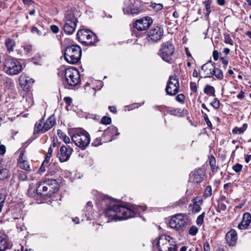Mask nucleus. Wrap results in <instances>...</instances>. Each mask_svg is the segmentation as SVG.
<instances>
[{"instance_id": "f257e3e1", "label": "nucleus", "mask_w": 251, "mask_h": 251, "mask_svg": "<svg viewBox=\"0 0 251 251\" xmlns=\"http://www.w3.org/2000/svg\"><path fill=\"white\" fill-rule=\"evenodd\" d=\"M100 205L104 210L105 216L108 218L107 222L126 220L136 214L139 215L146 209V207L139 205L133 206V209H131L118 205L114 199L107 196L102 199Z\"/></svg>"}, {"instance_id": "f03ea898", "label": "nucleus", "mask_w": 251, "mask_h": 251, "mask_svg": "<svg viewBox=\"0 0 251 251\" xmlns=\"http://www.w3.org/2000/svg\"><path fill=\"white\" fill-rule=\"evenodd\" d=\"M153 248L159 251H176L177 245L174 239L170 236L162 235L153 242Z\"/></svg>"}, {"instance_id": "7ed1b4c3", "label": "nucleus", "mask_w": 251, "mask_h": 251, "mask_svg": "<svg viewBox=\"0 0 251 251\" xmlns=\"http://www.w3.org/2000/svg\"><path fill=\"white\" fill-rule=\"evenodd\" d=\"M58 188V182L54 179H49L40 182L36 188L38 195L43 197L50 196Z\"/></svg>"}, {"instance_id": "20e7f679", "label": "nucleus", "mask_w": 251, "mask_h": 251, "mask_svg": "<svg viewBox=\"0 0 251 251\" xmlns=\"http://www.w3.org/2000/svg\"><path fill=\"white\" fill-rule=\"evenodd\" d=\"M159 54L163 60L170 64L174 63L176 59L174 46L170 41L162 44Z\"/></svg>"}, {"instance_id": "39448f33", "label": "nucleus", "mask_w": 251, "mask_h": 251, "mask_svg": "<svg viewBox=\"0 0 251 251\" xmlns=\"http://www.w3.org/2000/svg\"><path fill=\"white\" fill-rule=\"evenodd\" d=\"M64 59L69 63L75 64L78 62L81 56L80 47L76 45L67 46L64 50Z\"/></svg>"}, {"instance_id": "423d86ee", "label": "nucleus", "mask_w": 251, "mask_h": 251, "mask_svg": "<svg viewBox=\"0 0 251 251\" xmlns=\"http://www.w3.org/2000/svg\"><path fill=\"white\" fill-rule=\"evenodd\" d=\"M22 70V65L17 58L10 57L5 60L3 70L6 74L16 75L21 73Z\"/></svg>"}, {"instance_id": "0eeeda50", "label": "nucleus", "mask_w": 251, "mask_h": 251, "mask_svg": "<svg viewBox=\"0 0 251 251\" xmlns=\"http://www.w3.org/2000/svg\"><path fill=\"white\" fill-rule=\"evenodd\" d=\"M71 138L75 144L82 150H84L90 142L89 133L82 129L75 131Z\"/></svg>"}, {"instance_id": "6e6552de", "label": "nucleus", "mask_w": 251, "mask_h": 251, "mask_svg": "<svg viewBox=\"0 0 251 251\" xmlns=\"http://www.w3.org/2000/svg\"><path fill=\"white\" fill-rule=\"evenodd\" d=\"M64 75L67 82L66 84H65L66 88L69 89L68 86H75L80 82L79 73L75 68L71 67L66 69L64 72Z\"/></svg>"}, {"instance_id": "1a4fd4ad", "label": "nucleus", "mask_w": 251, "mask_h": 251, "mask_svg": "<svg viewBox=\"0 0 251 251\" xmlns=\"http://www.w3.org/2000/svg\"><path fill=\"white\" fill-rule=\"evenodd\" d=\"M188 219L185 214H177L172 217L169 222L170 226L176 230L182 231L188 224Z\"/></svg>"}, {"instance_id": "9d476101", "label": "nucleus", "mask_w": 251, "mask_h": 251, "mask_svg": "<svg viewBox=\"0 0 251 251\" xmlns=\"http://www.w3.org/2000/svg\"><path fill=\"white\" fill-rule=\"evenodd\" d=\"M78 40L86 45H93L97 42L96 35L91 31L87 29H81L77 33Z\"/></svg>"}, {"instance_id": "9b49d317", "label": "nucleus", "mask_w": 251, "mask_h": 251, "mask_svg": "<svg viewBox=\"0 0 251 251\" xmlns=\"http://www.w3.org/2000/svg\"><path fill=\"white\" fill-rule=\"evenodd\" d=\"M179 88V80L176 75H171L165 89L166 93L168 95L174 96L178 92Z\"/></svg>"}, {"instance_id": "f8f14e48", "label": "nucleus", "mask_w": 251, "mask_h": 251, "mask_svg": "<svg viewBox=\"0 0 251 251\" xmlns=\"http://www.w3.org/2000/svg\"><path fill=\"white\" fill-rule=\"evenodd\" d=\"M164 34L163 29L158 26L151 28L148 33V41L156 42L160 41Z\"/></svg>"}, {"instance_id": "ddd939ff", "label": "nucleus", "mask_w": 251, "mask_h": 251, "mask_svg": "<svg viewBox=\"0 0 251 251\" xmlns=\"http://www.w3.org/2000/svg\"><path fill=\"white\" fill-rule=\"evenodd\" d=\"M134 0H125L124 6L123 10L124 14L128 15H137L140 12V10L134 4Z\"/></svg>"}, {"instance_id": "4468645a", "label": "nucleus", "mask_w": 251, "mask_h": 251, "mask_svg": "<svg viewBox=\"0 0 251 251\" xmlns=\"http://www.w3.org/2000/svg\"><path fill=\"white\" fill-rule=\"evenodd\" d=\"M152 22V19L150 17H143L135 22L134 27L139 31L145 30L151 26Z\"/></svg>"}, {"instance_id": "2eb2a0df", "label": "nucleus", "mask_w": 251, "mask_h": 251, "mask_svg": "<svg viewBox=\"0 0 251 251\" xmlns=\"http://www.w3.org/2000/svg\"><path fill=\"white\" fill-rule=\"evenodd\" d=\"M204 173L202 169L195 170L190 174L189 181L193 183H200L203 178Z\"/></svg>"}, {"instance_id": "dca6fc26", "label": "nucleus", "mask_w": 251, "mask_h": 251, "mask_svg": "<svg viewBox=\"0 0 251 251\" xmlns=\"http://www.w3.org/2000/svg\"><path fill=\"white\" fill-rule=\"evenodd\" d=\"M19 84L24 90H27L31 84L33 82L32 78L27 76L25 74H22L19 79Z\"/></svg>"}, {"instance_id": "f3484780", "label": "nucleus", "mask_w": 251, "mask_h": 251, "mask_svg": "<svg viewBox=\"0 0 251 251\" xmlns=\"http://www.w3.org/2000/svg\"><path fill=\"white\" fill-rule=\"evenodd\" d=\"M251 222V214L249 212L245 213L242 220L238 225V227L241 230L247 229Z\"/></svg>"}, {"instance_id": "a211bd4d", "label": "nucleus", "mask_w": 251, "mask_h": 251, "mask_svg": "<svg viewBox=\"0 0 251 251\" xmlns=\"http://www.w3.org/2000/svg\"><path fill=\"white\" fill-rule=\"evenodd\" d=\"M73 149L68 150L65 146H62L60 149V155L59 156V160L61 162L67 161L70 157L73 151Z\"/></svg>"}, {"instance_id": "6ab92c4d", "label": "nucleus", "mask_w": 251, "mask_h": 251, "mask_svg": "<svg viewBox=\"0 0 251 251\" xmlns=\"http://www.w3.org/2000/svg\"><path fill=\"white\" fill-rule=\"evenodd\" d=\"M214 66L211 62H207L201 66V71L203 72V77H210L212 76Z\"/></svg>"}, {"instance_id": "aec40b11", "label": "nucleus", "mask_w": 251, "mask_h": 251, "mask_svg": "<svg viewBox=\"0 0 251 251\" xmlns=\"http://www.w3.org/2000/svg\"><path fill=\"white\" fill-rule=\"evenodd\" d=\"M226 239L229 246H234L236 244L237 239L236 231L234 229L229 230L226 234Z\"/></svg>"}, {"instance_id": "412c9836", "label": "nucleus", "mask_w": 251, "mask_h": 251, "mask_svg": "<svg viewBox=\"0 0 251 251\" xmlns=\"http://www.w3.org/2000/svg\"><path fill=\"white\" fill-rule=\"evenodd\" d=\"M75 12L74 10H67L65 14L64 19V21L65 23H77V19L75 17Z\"/></svg>"}, {"instance_id": "4be33fe9", "label": "nucleus", "mask_w": 251, "mask_h": 251, "mask_svg": "<svg viewBox=\"0 0 251 251\" xmlns=\"http://www.w3.org/2000/svg\"><path fill=\"white\" fill-rule=\"evenodd\" d=\"M55 123V120L53 116H50L44 123L42 127V133L46 132L53 127Z\"/></svg>"}, {"instance_id": "5701e85b", "label": "nucleus", "mask_w": 251, "mask_h": 251, "mask_svg": "<svg viewBox=\"0 0 251 251\" xmlns=\"http://www.w3.org/2000/svg\"><path fill=\"white\" fill-rule=\"evenodd\" d=\"M77 24L65 23L63 26L64 31L68 35L72 34L75 31Z\"/></svg>"}, {"instance_id": "b1692460", "label": "nucleus", "mask_w": 251, "mask_h": 251, "mask_svg": "<svg viewBox=\"0 0 251 251\" xmlns=\"http://www.w3.org/2000/svg\"><path fill=\"white\" fill-rule=\"evenodd\" d=\"M9 248L6 236L3 233H0V251H5Z\"/></svg>"}, {"instance_id": "393cba45", "label": "nucleus", "mask_w": 251, "mask_h": 251, "mask_svg": "<svg viewBox=\"0 0 251 251\" xmlns=\"http://www.w3.org/2000/svg\"><path fill=\"white\" fill-rule=\"evenodd\" d=\"M193 210L195 213H198L201 209V205L202 203V199L200 197H196L193 200Z\"/></svg>"}, {"instance_id": "a878e982", "label": "nucleus", "mask_w": 251, "mask_h": 251, "mask_svg": "<svg viewBox=\"0 0 251 251\" xmlns=\"http://www.w3.org/2000/svg\"><path fill=\"white\" fill-rule=\"evenodd\" d=\"M114 134L119 135V133L118 132L117 128L113 126L108 127L106 130L104 131L103 133V135H109L110 136H113Z\"/></svg>"}, {"instance_id": "bb28decb", "label": "nucleus", "mask_w": 251, "mask_h": 251, "mask_svg": "<svg viewBox=\"0 0 251 251\" xmlns=\"http://www.w3.org/2000/svg\"><path fill=\"white\" fill-rule=\"evenodd\" d=\"M5 44L9 53L14 50L15 43L13 40L10 38L6 39L5 41Z\"/></svg>"}, {"instance_id": "cd10ccee", "label": "nucleus", "mask_w": 251, "mask_h": 251, "mask_svg": "<svg viewBox=\"0 0 251 251\" xmlns=\"http://www.w3.org/2000/svg\"><path fill=\"white\" fill-rule=\"evenodd\" d=\"M209 161L212 171L213 172H217L219 167L217 165L215 158L213 155L210 156L209 158Z\"/></svg>"}, {"instance_id": "c85d7f7f", "label": "nucleus", "mask_w": 251, "mask_h": 251, "mask_svg": "<svg viewBox=\"0 0 251 251\" xmlns=\"http://www.w3.org/2000/svg\"><path fill=\"white\" fill-rule=\"evenodd\" d=\"M204 93L209 96H215V89L214 88L210 85H207L204 88Z\"/></svg>"}, {"instance_id": "c756f323", "label": "nucleus", "mask_w": 251, "mask_h": 251, "mask_svg": "<svg viewBox=\"0 0 251 251\" xmlns=\"http://www.w3.org/2000/svg\"><path fill=\"white\" fill-rule=\"evenodd\" d=\"M212 2V0H207L204 2V6L205 8V17L207 19L209 18V15L211 11V5Z\"/></svg>"}, {"instance_id": "7c9ffc66", "label": "nucleus", "mask_w": 251, "mask_h": 251, "mask_svg": "<svg viewBox=\"0 0 251 251\" xmlns=\"http://www.w3.org/2000/svg\"><path fill=\"white\" fill-rule=\"evenodd\" d=\"M10 176L9 171L7 169H0V180L9 177Z\"/></svg>"}, {"instance_id": "2f4dec72", "label": "nucleus", "mask_w": 251, "mask_h": 251, "mask_svg": "<svg viewBox=\"0 0 251 251\" xmlns=\"http://www.w3.org/2000/svg\"><path fill=\"white\" fill-rule=\"evenodd\" d=\"M213 72L212 73V76L214 75L218 79H222L223 78V74L220 69L218 68H216L215 67H214Z\"/></svg>"}, {"instance_id": "473e14b6", "label": "nucleus", "mask_w": 251, "mask_h": 251, "mask_svg": "<svg viewBox=\"0 0 251 251\" xmlns=\"http://www.w3.org/2000/svg\"><path fill=\"white\" fill-rule=\"evenodd\" d=\"M42 121L40 120L37 122L34 126V133H38L39 132L42 133Z\"/></svg>"}, {"instance_id": "72a5a7b5", "label": "nucleus", "mask_w": 251, "mask_h": 251, "mask_svg": "<svg viewBox=\"0 0 251 251\" xmlns=\"http://www.w3.org/2000/svg\"><path fill=\"white\" fill-rule=\"evenodd\" d=\"M20 167L23 170L25 171L30 170V166L26 160H24L22 162H19Z\"/></svg>"}, {"instance_id": "f704fd0d", "label": "nucleus", "mask_w": 251, "mask_h": 251, "mask_svg": "<svg viewBox=\"0 0 251 251\" xmlns=\"http://www.w3.org/2000/svg\"><path fill=\"white\" fill-rule=\"evenodd\" d=\"M245 126V125H244L242 127H236L233 128L232 130V132L234 134H241L244 132V131L246 130L247 128V126H246L245 128H244V127Z\"/></svg>"}, {"instance_id": "c9c22d12", "label": "nucleus", "mask_w": 251, "mask_h": 251, "mask_svg": "<svg viewBox=\"0 0 251 251\" xmlns=\"http://www.w3.org/2000/svg\"><path fill=\"white\" fill-rule=\"evenodd\" d=\"M226 209V205L222 202H219L217 208V211L220 212L221 211H225Z\"/></svg>"}, {"instance_id": "e433bc0d", "label": "nucleus", "mask_w": 251, "mask_h": 251, "mask_svg": "<svg viewBox=\"0 0 251 251\" xmlns=\"http://www.w3.org/2000/svg\"><path fill=\"white\" fill-rule=\"evenodd\" d=\"M50 156H51V155H48V154L47 155L44 161H43V162L42 164L40 169H41V170L44 169V170H45L44 167L45 166H48L49 162L50 161Z\"/></svg>"}, {"instance_id": "4c0bfd02", "label": "nucleus", "mask_w": 251, "mask_h": 251, "mask_svg": "<svg viewBox=\"0 0 251 251\" xmlns=\"http://www.w3.org/2000/svg\"><path fill=\"white\" fill-rule=\"evenodd\" d=\"M18 177L20 180L24 181L26 179L27 175L25 172L21 171L18 173Z\"/></svg>"}, {"instance_id": "58836bf2", "label": "nucleus", "mask_w": 251, "mask_h": 251, "mask_svg": "<svg viewBox=\"0 0 251 251\" xmlns=\"http://www.w3.org/2000/svg\"><path fill=\"white\" fill-rule=\"evenodd\" d=\"M224 41L226 44L233 45V42L228 34H225L224 35Z\"/></svg>"}, {"instance_id": "ea45409f", "label": "nucleus", "mask_w": 251, "mask_h": 251, "mask_svg": "<svg viewBox=\"0 0 251 251\" xmlns=\"http://www.w3.org/2000/svg\"><path fill=\"white\" fill-rule=\"evenodd\" d=\"M111 122V119L107 116H104L101 118V123L103 125H108Z\"/></svg>"}, {"instance_id": "a19ab883", "label": "nucleus", "mask_w": 251, "mask_h": 251, "mask_svg": "<svg viewBox=\"0 0 251 251\" xmlns=\"http://www.w3.org/2000/svg\"><path fill=\"white\" fill-rule=\"evenodd\" d=\"M210 104L213 108L216 109L219 108L220 105V102L217 98H215L214 100L211 102Z\"/></svg>"}, {"instance_id": "79ce46f5", "label": "nucleus", "mask_w": 251, "mask_h": 251, "mask_svg": "<svg viewBox=\"0 0 251 251\" xmlns=\"http://www.w3.org/2000/svg\"><path fill=\"white\" fill-rule=\"evenodd\" d=\"M243 168V166L239 163H237L232 167V169L236 172L239 173L240 172Z\"/></svg>"}, {"instance_id": "37998d69", "label": "nucleus", "mask_w": 251, "mask_h": 251, "mask_svg": "<svg viewBox=\"0 0 251 251\" xmlns=\"http://www.w3.org/2000/svg\"><path fill=\"white\" fill-rule=\"evenodd\" d=\"M151 7L156 11H159L163 8V5L160 3H153L151 4Z\"/></svg>"}, {"instance_id": "c03bdc74", "label": "nucleus", "mask_w": 251, "mask_h": 251, "mask_svg": "<svg viewBox=\"0 0 251 251\" xmlns=\"http://www.w3.org/2000/svg\"><path fill=\"white\" fill-rule=\"evenodd\" d=\"M204 195L206 197H208L212 195V188L210 186H207L206 187Z\"/></svg>"}, {"instance_id": "a18cd8bd", "label": "nucleus", "mask_w": 251, "mask_h": 251, "mask_svg": "<svg viewBox=\"0 0 251 251\" xmlns=\"http://www.w3.org/2000/svg\"><path fill=\"white\" fill-rule=\"evenodd\" d=\"M168 113L172 115L177 116L180 114V109H172L168 111Z\"/></svg>"}, {"instance_id": "49530a36", "label": "nucleus", "mask_w": 251, "mask_h": 251, "mask_svg": "<svg viewBox=\"0 0 251 251\" xmlns=\"http://www.w3.org/2000/svg\"><path fill=\"white\" fill-rule=\"evenodd\" d=\"M198 232V228L195 226H192L189 229V233L190 235H195Z\"/></svg>"}, {"instance_id": "de8ad7c7", "label": "nucleus", "mask_w": 251, "mask_h": 251, "mask_svg": "<svg viewBox=\"0 0 251 251\" xmlns=\"http://www.w3.org/2000/svg\"><path fill=\"white\" fill-rule=\"evenodd\" d=\"M204 213H203L202 214L199 215L197 219V224L198 225H201L203 222Z\"/></svg>"}, {"instance_id": "09e8293b", "label": "nucleus", "mask_w": 251, "mask_h": 251, "mask_svg": "<svg viewBox=\"0 0 251 251\" xmlns=\"http://www.w3.org/2000/svg\"><path fill=\"white\" fill-rule=\"evenodd\" d=\"M176 99L177 101L182 103L184 101L185 96L183 94H180L176 97Z\"/></svg>"}, {"instance_id": "8fccbe9b", "label": "nucleus", "mask_w": 251, "mask_h": 251, "mask_svg": "<svg viewBox=\"0 0 251 251\" xmlns=\"http://www.w3.org/2000/svg\"><path fill=\"white\" fill-rule=\"evenodd\" d=\"M190 88L191 91L194 92H196L197 91V87L196 83L195 82H191L190 83Z\"/></svg>"}, {"instance_id": "3c124183", "label": "nucleus", "mask_w": 251, "mask_h": 251, "mask_svg": "<svg viewBox=\"0 0 251 251\" xmlns=\"http://www.w3.org/2000/svg\"><path fill=\"white\" fill-rule=\"evenodd\" d=\"M50 29L52 32L57 33L59 31V28L55 25H52L50 26Z\"/></svg>"}, {"instance_id": "603ef678", "label": "nucleus", "mask_w": 251, "mask_h": 251, "mask_svg": "<svg viewBox=\"0 0 251 251\" xmlns=\"http://www.w3.org/2000/svg\"><path fill=\"white\" fill-rule=\"evenodd\" d=\"M101 144V143H100V138L96 139V140L92 143V145L95 147L98 146Z\"/></svg>"}, {"instance_id": "864d4df0", "label": "nucleus", "mask_w": 251, "mask_h": 251, "mask_svg": "<svg viewBox=\"0 0 251 251\" xmlns=\"http://www.w3.org/2000/svg\"><path fill=\"white\" fill-rule=\"evenodd\" d=\"M6 152V147L3 145H0V154L2 155L5 154Z\"/></svg>"}, {"instance_id": "5fc2aeb1", "label": "nucleus", "mask_w": 251, "mask_h": 251, "mask_svg": "<svg viewBox=\"0 0 251 251\" xmlns=\"http://www.w3.org/2000/svg\"><path fill=\"white\" fill-rule=\"evenodd\" d=\"M64 101L68 105H70L72 102V99L69 97H66L64 98Z\"/></svg>"}, {"instance_id": "6e6d98bb", "label": "nucleus", "mask_w": 251, "mask_h": 251, "mask_svg": "<svg viewBox=\"0 0 251 251\" xmlns=\"http://www.w3.org/2000/svg\"><path fill=\"white\" fill-rule=\"evenodd\" d=\"M213 57L214 60L217 61L219 58V52L217 50H214L213 52Z\"/></svg>"}, {"instance_id": "4d7b16f0", "label": "nucleus", "mask_w": 251, "mask_h": 251, "mask_svg": "<svg viewBox=\"0 0 251 251\" xmlns=\"http://www.w3.org/2000/svg\"><path fill=\"white\" fill-rule=\"evenodd\" d=\"M24 155H25V151H22L21 152L20 156L19 157L18 159V162H22L23 161L25 160L24 159Z\"/></svg>"}, {"instance_id": "13d9d810", "label": "nucleus", "mask_w": 251, "mask_h": 251, "mask_svg": "<svg viewBox=\"0 0 251 251\" xmlns=\"http://www.w3.org/2000/svg\"><path fill=\"white\" fill-rule=\"evenodd\" d=\"M31 31L32 33H36L37 35H41V32L36 27L32 28Z\"/></svg>"}, {"instance_id": "bf43d9fd", "label": "nucleus", "mask_w": 251, "mask_h": 251, "mask_svg": "<svg viewBox=\"0 0 251 251\" xmlns=\"http://www.w3.org/2000/svg\"><path fill=\"white\" fill-rule=\"evenodd\" d=\"M22 1L27 6H29L33 3L32 0H22Z\"/></svg>"}, {"instance_id": "052dcab7", "label": "nucleus", "mask_w": 251, "mask_h": 251, "mask_svg": "<svg viewBox=\"0 0 251 251\" xmlns=\"http://www.w3.org/2000/svg\"><path fill=\"white\" fill-rule=\"evenodd\" d=\"M93 207L92 203L90 201H88L86 204V210L89 211L92 209Z\"/></svg>"}, {"instance_id": "680f3d73", "label": "nucleus", "mask_w": 251, "mask_h": 251, "mask_svg": "<svg viewBox=\"0 0 251 251\" xmlns=\"http://www.w3.org/2000/svg\"><path fill=\"white\" fill-rule=\"evenodd\" d=\"M221 60L222 62V63H223V64L224 65V67L225 68H226V67L227 66V64L228 63V61L227 60L225 59V58H224L223 57H222L221 58Z\"/></svg>"}, {"instance_id": "e2e57ef3", "label": "nucleus", "mask_w": 251, "mask_h": 251, "mask_svg": "<svg viewBox=\"0 0 251 251\" xmlns=\"http://www.w3.org/2000/svg\"><path fill=\"white\" fill-rule=\"evenodd\" d=\"M210 246L207 242H206L203 245V249L204 251H209L210 250Z\"/></svg>"}, {"instance_id": "0e129e2a", "label": "nucleus", "mask_w": 251, "mask_h": 251, "mask_svg": "<svg viewBox=\"0 0 251 251\" xmlns=\"http://www.w3.org/2000/svg\"><path fill=\"white\" fill-rule=\"evenodd\" d=\"M57 135L59 136V137L61 139H62L63 137V136L65 135V134L60 129L57 130Z\"/></svg>"}, {"instance_id": "69168bd1", "label": "nucleus", "mask_w": 251, "mask_h": 251, "mask_svg": "<svg viewBox=\"0 0 251 251\" xmlns=\"http://www.w3.org/2000/svg\"><path fill=\"white\" fill-rule=\"evenodd\" d=\"M62 139H63V141L66 144L70 143V138L68 136H67L66 135L63 136V137L62 138Z\"/></svg>"}, {"instance_id": "338daca9", "label": "nucleus", "mask_w": 251, "mask_h": 251, "mask_svg": "<svg viewBox=\"0 0 251 251\" xmlns=\"http://www.w3.org/2000/svg\"><path fill=\"white\" fill-rule=\"evenodd\" d=\"M205 122H206V124H207V126L209 127H212V125L210 122V121L209 120V118H206L205 120H204Z\"/></svg>"}, {"instance_id": "774afa93", "label": "nucleus", "mask_w": 251, "mask_h": 251, "mask_svg": "<svg viewBox=\"0 0 251 251\" xmlns=\"http://www.w3.org/2000/svg\"><path fill=\"white\" fill-rule=\"evenodd\" d=\"M245 161L247 163H248L251 160V154L247 155L245 158Z\"/></svg>"}]
</instances>
